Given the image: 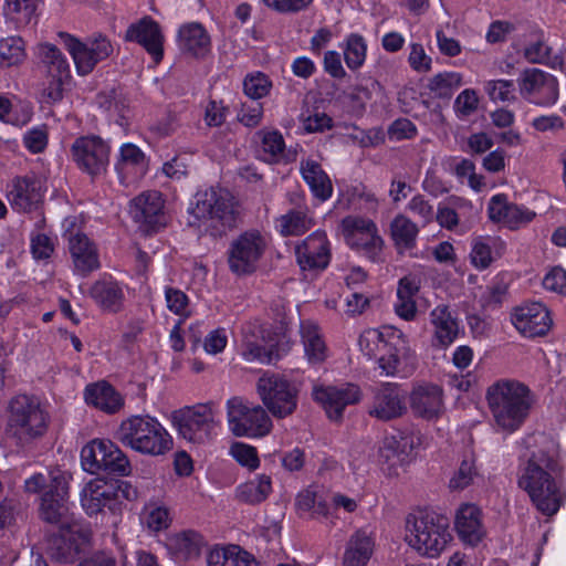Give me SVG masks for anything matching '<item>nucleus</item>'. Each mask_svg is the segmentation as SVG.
I'll use <instances>...</instances> for the list:
<instances>
[{
    "instance_id": "obj_1",
    "label": "nucleus",
    "mask_w": 566,
    "mask_h": 566,
    "mask_svg": "<svg viewBox=\"0 0 566 566\" xmlns=\"http://www.w3.org/2000/svg\"><path fill=\"white\" fill-rule=\"evenodd\" d=\"M562 473L559 446L552 439L545 440L521 471L520 488L544 515H555L566 500Z\"/></svg>"
},
{
    "instance_id": "obj_2",
    "label": "nucleus",
    "mask_w": 566,
    "mask_h": 566,
    "mask_svg": "<svg viewBox=\"0 0 566 566\" xmlns=\"http://www.w3.org/2000/svg\"><path fill=\"white\" fill-rule=\"evenodd\" d=\"M403 333L394 326L365 329L358 338L360 353L375 360L380 375L407 377L416 368L415 357L405 348Z\"/></svg>"
},
{
    "instance_id": "obj_3",
    "label": "nucleus",
    "mask_w": 566,
    "mask_h": 566,
    "mask_svg": "<svg viewBox=\"0 0 566 566\" xmlns=\"http://www.w3.org/2000/svg\"><path fill=\"white\" fill-rule=\"evenodd\" d=\"M187 212V224L200 235L212 238L232 229L240 214L233 196L228 190L213 187L197 191Z\"/></svg>"
},
{
    "instance_id": "obj_4",
    "label": "nucleus",
    "mask_w": 566,
    "mask_h": 566,
    "mask_svg": "<svg viewBox=\"0 0 566 566\" xmlns=\"http://www.w3.org/2000/svg\"><path fill=\"white\" fill-rule=\"evenodd\" d=\"M488 407L497 431L512 433L528 418L535 402L531 389L515 379H499L485 392Z\"/></svg>"
},
{
    "instance_id": "obj_5",
    "label": "nucleus",
    "mask_w": 566,
    "mask_h": 566,
    "mask_svg": "<svg viewBox=\"0 0 566 566\" xmlns=\"http://www.w3.org/2000/svg\"><path fill=\"white\" fill-rule=\"evenodd\" d=\"M452 539L448 520L434 512L418 509L405 518L403 542L422 558H439Z\"/></svg>"
},
{
    "instance_id": "obj_6",
    "label": "nucleus",
    "mask_w": 566,
    "mask_h": 566,
    "mask_svg": "<svg viewBox=\"0 0 566 566\" xmlns=\"http://www.w3.org/2000/svg\"><path fill=\"white\" fill-rule=\"evenodd\" d=\"M49 424L50 415L38 397L18 394L8 401L4 431L17 444L24 446L43 437Z\"/></svg>"
},
{
    "instance_id": "obj_7",
    "label": "nucleus",
    "mask_w": 566,
    "mask_h": 566,
    "mask_svg": "<svg viewBox=\"0 0 566 566\" xmlns=\"http://www.w3.org/2000/svg\"><path fill=\"white\" fill-rule=\"evenodd\" d=\"M117 439L127 448L144 455L159 457L174 447V439L161 422L151 416H132L124 419Z\"/></svg>"
},
{
    "instance_id": "obj_8",
    "label": "nucleus",
    "mask_w": 566,
    "mask_h": 566,
    "mask_svg": "<svg viewBox=\"0 0 566 566\" xmlns=\"http://www.w3.org/2000/svg\"><path fill=\"white\" fill-rule=\"evenodd\" d=\"M171 424L178 434L195 444H205L218 436L221 428L213 403H198L171 413Z\"/></svg>"
},
{
    "instance_id": "obj_9",
    "label": "nucleus",
    "mask_w": 566,
    "mask_h": 566,
    "mask_svg": "<svg viewBox=\"0 0 566 566\" xmlns=\"http://www.w3.org/2000/svg\"><path fill=\"white\" fill-rule=\"evenodd\" d=\"M93 545V532L88 523L72 518L63 523L50 541L48 553L59 564H75Z\"/></svg>"
},
{
    "instance_id": "obj_10",
    "label": "nucleus",
    "mask_w": 566,
    "mask_h": 566,
    "mask_svg": "<svg viewBox=\"0 0 566 566\" xmlns=\"http://www.w3.org/2000/svg\"><path fill=\"white\" fill-rule=\"evenodd\" d=\"M226 411L229 431L235 437L263 438L272 430L273 423L266 410L243 397L229 398Z\"/></svg>"
},
{
    "instance_id": "obj_11",
    "label": "nucleus",
    "mask_w": 566,
    "mask_h": 566,
    "mask_svg": "<svg viewBox=\"0 0 566 566\" xmlns=\"http://www.w3.org/2000/svg\"><path fill=\"white\" fill-rule=\"evenodd\" d=\"M300 390V381L273 373H264L256 382L261 401L276 418L289 417L295 411Z\"/></svg>"
},
{
    "instance_id": "obj_12",
    "label": "nucleus",
    "mask_w": 566,
    "mask_h": 566,
    "mask_svg": "<svg viewBox=\"0 0 566 566\" xmlns=\"http://www.w3.org/2000/svg\"><path fill=\"white\" fill-rule=\"evenodd\" d=\"M63 237L67 241L72 259L73 272L80 276H87L101 268L99 254L96 244L82 231V219L76 216L63 220Z\"/></svg>"
},
{
    "instance_id": "obj_13",
    "label": "nucleus",
    "mask_w": 566,
    "mask_h": 566,
    "mask_svg": "<svg viewBox=\"0 0 566 566\" xmlns=\"http://www.w3.org/2000/svg\"><path fill=\"white\" fill-rule=\"evenodd\" d=\"M59 36L72 57L78 76L91 74L95 66L106 60L114 50L111 41L101 34L88 38L86 41L66 32H60Z\"/></svg>"
},
{
    "instance_id": "obj_14",
    "label": "nucleus",
    "mask_w": 566,
    "mask_h": 566,
    "mask_svg": "<svg viewBox=\"0 0 566 566\" xmlns=\"http://www.w3.org/2000/svg\"><path fill=\"white\" fill-rule=\"evenodd\" d=\"M421 444V436L416 431H399L386 436L378 448L377 461L389 476L399 474L416 455Z\"/></svg>"
},
{
    "instance_id": "obj_15",
    "label": "nucleus",
    "mask_w": 566,
    "mask_h": 566,
    "mask_svg": "<svg viewBox=\"0 0 566 566\" xmlns=\"http://www.w3.org/2000/svg\"><path fill=\"white\" fill-rule=\"evenodd\" d=\"M269 240L258 230H249L232 240L228 250V264L231 272L245 275L255 271Z\"/></svg>"
},
{
    "instance_id": "obj_16",
    "label": "nucleus",
    "mask_w": 566,
    "mask_h": 566,
    "mask_svg": "<svg viewBox=\"0 0 566 566\" xmlns=\"http://www.w3.org/2000/svg\"><path fill=\"white\" fill-rule=\"evenodd\" d=\"M517 85L521 96L533 105L552 107L558 101L557 78L543 70L536 67L524 70L517 78Z\"/></svg>"
},
{
    "instance_id": "obj_17",
    "label": "nucleus",
    "mask_w": 566,
    "mask_h": 566,
    "mask_svg": "<svg viewBox=\"0 0 566 566\" xmlns=\"http://www.w3.org/2000/svg\"><path fill=\"white\" fill-rule=\"evenodd\" d=\"M71 156L80 170L98 176L109 164L111 146L99 136H81L72 144Z\"/></svg>"
},
{
    "instance_id": "obj_18",
    "label": "nucleus",
    "mask_w": 566,
    "mask_h": 566,
    "mask_svg": "<svg viewBox=\"0 0 566 566\" xmlns=\"http://www.w3.org/2000/svg\"><path fill=\"white\" fill-rule=\"evenodd\" d=\"M340 228L346 243L353 250L364 253L369 259L378 256L384 241L370 219L349 216L343 219Z\"/></svg>"
},
{
    "instance_id": "obj_19",
    "label": "nucleus",
    "mask_w": 566,
    "mask_h": 566,
    "mask_svg": "<svg viewBox=\"0 0 566 566\" xmlns=\"http://www.w3.org/2000/svg\"><path fill=\"white\" fill-rule=\"evenodd\" d=\"M71 475L66 472L52 471L51 486L41 497L40 515L48 523L60 524L70 522L69 517V482Z\"/></svg>"
},
{
    "instance_id": "obj_20",
    "label": "nucleus",
    "mask_w": 566,
    "mask_h": 566,
    "mask_svg": "<svg viewBox=\"0 0 566 566\" xmlns=\"http://www.w3.org/2000/svg\"><path fill=\"white\" fill-rule=\"evenodd\" d=\"M296 262L303 272L319 273L332 259V245L324 230L308 234L295 247Z\"/></svg>"
},
{
    "instance_id": "obj_21",
    "label": "nucleus",
    "mask_w": 566,
    "mask_h": 566,
    "mask_svg": "<svg viewBox=\"0 0 566 566\" xmlns=\"http://www.w3.org/2000/svg\"><path fill=\"white\" fill-rule=\"evenodd\" d=\"M312 396L331 420L338 421L348 405L357 403L361 399V391L353 384L340 387L315 385Z\"/></svg>"
},
{
    "instance_id": "obj_22",
    "label": "nucleus",
    "mask_w": 566,
    "mask_h": 566,
    "mask_svg": "<svg viewBox=\"0 0 566 566\" xmlns=\"http://www.w3.org/2000/svg\"><path fill=\"white\" fill-rule=\"evenodd\" d=\"M113 482L95 478L90 480L80 493V501L83 510L90 516L103 512L107 507L113 520L112 525L116 527L120 522L119 507H115Z\"/></svg>"
},
{
    "instance_id": "obj_23",
    "label": "nucleus",
    "mask_w": 566,
    "mask_h": 566,
    "mask_svg": "<svg viewBox=\"0 0 566 566\" xmlns=\"http://www.w3.org/2000/svg\"><path fill=\"white\" fill-rule=\"evenodd\" d=\"M511 322L521 335L528 338L546 335L553 325L549 311L541 302L515 307L511 313Z\"/></svg>"
},
{
    "instance_id": "obj_24",
    "label": "nucleus",
    "mask_w": 566,
    "mask_h": 566,
    "mask_svg": "<svg viewBox=\"0 0 566 566\" xmlns=\"http://www.w3.org/2000/svg\"><path fill=\"white\" fill-rule=\"evenodd\" d=\"M405 391L396 382H384L374 390L369 415L382 421L401 417L407 408Z\"/></svg>"
},
{
    "instance_id": "obj_25",
    "label": "nucleus",
    "mask_w": 566,
    "mask_h": 566,
    "mask_svg": "<svg viewBox=\"0 0 566 566\" xmlns=\"http://www.w3.org/2000/svg\"><path fill=\"white\" fill-rule=\"evenodd\" d=\"M488 216L493 222L515 230L528 224L536 213L524 206L510 202L506 195L497 193L488 203Z\"/></svg>"
},
{
    "instance_id": "obj_26",
    "label": "nucleus",
    "mask_w": 566,
    "mask_h": 566,
    "mask_svg": "<svg viewBox=\"0 0 566 566\" xmlns=\"http://www.w3.org/2000/svg\"><path fill=\"white\" fill-rule=\"evenodd\" d=\"M429 323L432 331V346L447 349L460 334V323L455 314L446 304H438L429 313Z\"/></svg>"
},
{
    "instance_id": "obj_27",
    "label": "nucleus",
    "mask_w": 566,
    "mask_h": 566,
    "mask_svg": "<svg viewBox=\"0 0 566 566\" xmlns=\"http://www.w3.org/2000/svg\"><path fill=\"white\" fill-rule=\"evenodd\" d=\"M239 354L248 363L271 364L277 358L274 340L260 327L243 331Z\"/></svg>"
},
{
    "instance_id": "obj_28",
    "label": "nucleus",
    "mask_w": 566,
    "mask_h": 566,
    "mask_svg": "<svg viewBox=\"0 0 566 566\" xmlns=\"http://www.w3.org/2000/svg\"><path fill=\"white\" fill-rule=\"evenodd\" d=\"M409 403L416 416L427 420L438 418L443 411L442 389L433 384H417L410 391Z\"/></svg>"
},
{
    "instance_id": "obj_29",
    "label": "nucleus",
    "mask_w": 566,
    "mask_h": 566,
    "mask_svg": "<svg viewBox=\"0 0 566 566\" xmlns=\"http://www.w3.org/2000/svg\"><path fill=\"white\" fill-rule=\"evenodd\" d=\"M41 182L33 177H15L7 186V199L18 211H30L42 200Z\"/></svg>"
},
{
    "instance_id": "obj_30",
    "label": "nucleus",
    "mask_w": 566,
    "mask_h": 566,
    "mask_svg": "<svg viewBox=\"0 0 566 566\" xmlns=\"http://www.w3.org/2000/svg\"><path fill=\"white\" fill-rule=\"evenodd\" d=\"M125 39L135 41L143 45L145 50L158 63L163 59V34L159 25L150 18H143L136 23L129 25L126 31Z\"/></svg>"
},
{
    "instance_id": "obj_31",
    "label": "nucleus",
    "mask_w": 566,
    "mask_h": 566,
    "mask_svg": "<svg viewBox=\"0 0 566 566\" xmlns=\"http://www.w3.org/2000/svg\"><path fill=\"white\" fill-rule=\"evenodd\" d=\"M455 530L462 542L470 545L479 544L485 536L482 524V512L472 503L460 505L455 514Z\"/></svg>"
},
{
    "instance_id": "obj_32",
    "label": "nucleus",
    "mask_w": 566,
    "mask_h": 566,
    "mask_svg": "<svg viewBox=\"0 0 566 566\" xmlns=\"http://www.w3.org/2000/svg\"><path fill=\"white\" fill-rule=\"evenodd\" d=\"M88 294L104 312L118 313L124 307L125 293L123 286L111 277L95 281L90 287Z\"/></svg>"
},
{
    "instance_id": "obj_33",
    "label": "nucleus",
    "mask_w": 566,
    "mask_h": 566,
    "mask_svg": "<svg viewBox=\"0 0 566 566\" xmlns=\"http://www.w3.org/2000/svg\"><path fill=\"white\" fill-rule=\"evenodd\" d=\"M300 335L306 361L313 366L323 364L329 355V349L319 326L312 321H302Z\"/></svg>"
},
{
    "instance_id": "obj_34",
    "label": "nucleus",
    "mask_w": 566,
    "mask_h": 566,
    "mask_svg": "<svg viewBox=\"0 0 566 566\" xmlns=\"http://www.w3.org/2000/svg\"><path fill=\"white\" fill-rule=\"evenodd\" d=\"M164 210V199L156 190L146 191L132 200L130 213L133 218L148 227H156L160 223L159 218Z\"/></svg>"
},
{
    "instance_id": "obj_35",
    "label": "nucleus",
    "mask_w": 566,
    "mask_h": 566,
    "mask_svg": "<svg viewBox=\"0 0 566 566\" xmlns=\"http://www.w3.org/2000/svg\"><path fill=\"white\" fill-rule=\"evenodd\" d=\"M300 172L312 195L319 201L328 200L333 195V184L321 164L313 158H304L300 163Z\"/></svg>"
},
{
    "instance_id": "obj_36",
    "label": "nucleus",
    "mask_w": 566,
    "mask_h": 566,
    "mask_svg": "<svg viewBox=\"0 0 566 566\" xmlns=\"http://www.w3.org/2000/svg\"><path fill=\"white\" fill-rule=\"evenodd\" d=\"M375 551V537L367 530L356 531L347 541L343 566H367Z\"/></svg>"
},
{
    "instance_id": "obj_37",
    "label": "nucleus",
    "mask_w": 566,
    "mask_h": 566,
    "mask_svg": "<svg viewBox=\"0 0 566 566\" xmlns=\"http://www.w3.org/2000/svg\"><path fill=\"white\" fill-rule=\"evenodd\" d=\"M84 400L87 405L106 413H115L124 405L120 394L105 381L87 385L84 390Z\"/></svg>"
},
{
    "instance_id": "obj_38",
    "label": "nucleus",
    "mask_w": 566,
    "mask_h": 566,
    "mask_svg": "<svg viewBox=\"0 0 566 566\" xmlns=\"http://www.w3.org/2000/svg\"><path fill=\"white\" fill-rule=\"evenodd\" d=\"M419 291L420 281L416 276H405L399 281L394 304L398 317L406 322H411L417 317L416 296Z\"/></svg>"
},
{
    "instance_id": "obj_39",
    "label": "nucleus",
    "mask_w": 566,
    "mask_h": 566,
    "mask_svg": "<svg viewBox=\"0 0 566 566\" xmlns=\"http://www.w3.org/2000/svg\"><path fill=\"white\" fill-rule=\"evenodd\" d=\"M178 35L181 50L193 56H205L211 49L210 36L199 23L182 25Z\"/></svg>"
},
{
    "instance_id": "obj_40",
    "label": "nucleus",
    "mask_w": 566,
    "mask_h": 566,
    "mask_svg": "<svg viewBox=\"0 0 566 566\" xmlns=\"http://www.w3.org/2000/svg\"><path fill=\"white\" fill-rule=\"evenodd\" d=\"M203 544L202 537L195 531H182L167 537L166 546L177 559L197 557Z\"/></svg>"
},
{
    "instance_id": "obj_41",
    "label": "nucleus",
    "mask_w": 566,
    "mask_h": 566,
    "mask_svg": "<svg viewBox=\"0 0 566 566\" xmlns=\"http://www.w3.org/2000/svg\"><path fill=\"white\" fill-rule=\"evenodd\" d=\"M208 566H259L255 558L237 545L214 547L207 555Z\"/></svg>"
},
{
    "instance_id": "obj_42",
    "label": "nucleus",
    "mask_w": 566,
    "mask_h": 566,
    "mask_svg": "<svg viewBox=\"0 0 566 566\" xmlns=\"http://www.w3.org/2000/svg\"><path fill=\"white\" fill-rule=\"evenodd\" d=\"M272 492V479L261 473L239 484L235 489V496L247 504H259L268 499Z\"/></svg>"
},
{
    "instance_id": "obj_43",
    "label": "nucleus",
    "mask_w": 566,
    "mask_h": 566,
    "mask_svg": "<svg viewBox=\"0 0 566 566\" xmlns=\"http://www.w3.org/2000/svg\"><path fill=\"white\" fill-rule=\"evenodd\" d=\"M419 228L405 214H397L390 223L391 239L400 253L416 247Z\"/></svg>"
},
{
    "instance_id": "obj_44",
    "label": "nucleus",
    "mask_w": 566,
    "mask_h": 566,
    "mask_svg": "<svg viewBox=\"0 0 566 566\" xmlns=\"http://www.w3.org/2000/svg\"><path fill=\"white\" fill-rule=\"evenodd\" d=\"M315 222L305 210H290L274 221L276 231L283 237H297L307 232Z\"/></svg>"
},
{
    "instance_id": "obj_45",
    "label": "nucleus",
    "mask_w": 566,
    "mask_h": 566,
    "mask_svg": "<svg viewBox=\"0 0 566 566\" xmlns=\"http://www.w3.org/2000/svg\"><path fill=\"white\" fill-rule=\"evenodd\" d=\"M73 81L71 71L44 72L40 84L41 98L46 103H57L63 99L65 90Z\"/></svg>"
},
{
    "instance_id": "obj_46",
    "label": "nucleus",
    "mask_w": 566,
    "mask_h": 566,
    "mask_svg": "<svg viewBox=\"0 0 566 566\" xmlns=\"http://www.w3.org/2000/svg\"><path fill=\"white\" fill-rule=\"evenodd\" d=\"M38 7L39 0H6L3 12L15 29H21L35 19Z\"/></svg>"
},
{
    "instance_id": "obj_47",
    "label": "nucleus",
    "mask_w": 566,
    "mask_h": 566,
    "mask_svg": "<svg viewBox=\"0 0 566 566\" xmlns=\"http://www.w3.org/2000/svg\"><path fill=\"white\" fill-rule=\"evenodd\" d=\"M464 84L463 75L455 71H444L434 74L428 81L429 93L437 98L449 99Z\"/></svg>"
},
{
    "instance_id": "obj_48",
    "label": "nucleus",
    "mask_w": 566,
    "mask_h": 566,
    "mask_svg": "<svg viewBox=\"0 0 566 566\" xmlns=\"http://www.w3.org/2000/svg\"><path fill=\"white\" fill-rule=\"evenodd\" d=\"M147 160L145 154L136 145L127 143L119 149V158L116 169L120 174L133 172L136 176H144L147 171Z\"/></svg>"
},
{
    "instance_id": "obj_49",
    "label": "nucleus",
    "mask_w": 566,
    "mask_h": 566,
    "mask_svg": "<svg viewBox=\"0 0 566 566\" xmlns=\"http://www.w3.org/2000/svg\"><path fill=\"white\" fill-rule=\"evenodd\" d=\"M109 443L111 440L93 439L82 448L81 465L84 471L92 474L102 472Z\"/></svg>"
},
{
    "instance_id": "obj_50",
    "label": "nucleus",
    "mask_w": 566,
    "mask_h": 566,
    "mask_svg": "<svg viewBox=\"0 0 566 566\" xmlns=\"http://www.w3.org/2000/svg\"><path fill=\"white\" fill-rule=\"evenodd\" d=\"M295 505L301 515L312 518L323 520L329 514L328 505L313 489L301 491L296 496Z\"/></svg>"
},
{
    "instance_id": "obj_51",
    "label": "nucleus",
    "mask_w": 566,
    "mask_h": 566,
    "mask_svg": "<svg viewBox=\"0 0 566 566\" xmlns=\"http://www.w3.org/2000/svg\"><path fill=\"white\" fill-rule=\"evenodd\" d=\"M27 59L25 42L22 38L11 35L0 39V67L21 65Z\"/></svg>"
},
{
    "instance_id": "obj_52",
    "label": "nucleus",
    "mask_w": 566,
    "mask_h": 566,
    "mask_svg": "<svg viewBox=\"0 0 566 566\" xmlns=\"http://www.w3.org/2000/svg\"><path fill=\"white\" fill-rule=\"evenodd\" d=\"M347 67L352 71L359 70L367 57L366 40L358 33H350L342 45Z\"/></svg>"
},
{
    "instance_id": "obj_53",
    "label": "nucleus",
    "mask_w": 566,
    "mask_h": 566,
    "mask_svg": "<svg viewBox=\"0 0 566 566\" xmlns=\"http://www.w3.org/2000/svg\"><path fill=\"white\" fill-rule=\"evenodd\" d=\"M36 55L44 72L71 71L70 63L61 50L51 43H40L36 46Z\"/></svg>"
},
{
    "instance_id": "obj_54",
    "label": "nucleus",
    "mask_w": 566,
    "mask_h": 566,
    "mask_svg": "<svg viewBox=\"0 0 566 566\" xmlns=\"http://www.w3.org/2000/svg\"><path fill=\"white\" fill-rule=\"evenodd\" d=\"M479 476L474 458L465 457L450 478L449 488L452 491H462L473 484Z\"/></svg>"
},
{
    "instance_id": "obj_55",
    "label": "nucleus",
    "mask_w": 566,
    "mask_h": 566,
    "mask_svg": "<svg viewBox=\"0 0 566 566\" xmlns=\"http://www.w3.org/2000/svg\"><path fill=\"white\" fill-rule=\"evenodd\" d=\"M143 522L151 532H160L171 524V515L168 507L151 503L145 506Z\"/></svg>"
},
{
    "instance_id": "obj_56",
    "label": "nucleus",
    "mask_w": 566,
    "mask_h": 566,
    "mask_svg": "<svg viewBox=\"0 0 566 566\" xmlns=\"http://www.w3.org/2000/svg\"><path fill=\"white\" fill-rule=\"evenodd\" d=\"M164 294L169 312L179 316L182 322L191 315L190 300L184 291L174 286H165Z\"/></svg>"
},
{
    "instance_id": "obj_57",
    "label": "nucleus",
    "mask_w": 566,
    "mask_h": 566,
    "mask_svg": "<svg viewBox=\"0 0 566 566\" xmlns=\"http://www.w3.org/2000/svg\"><path fill=\"white\" fill-rule=\"evenodd\" d=\"M32 118V109L28 105L20 108V114L13 108L11 99L0 93V120L15 126H24Z\"/></svg>"
},
{
    "instance_id": "obj_58",
    "label": "nucleus",
    "mask_w": 566,
    "mask_h": 566,
    "mask_svg": "<svg viewBox=\"0 0 566 566\" xmlns=\"http://www.w3.org/2000/svg\"><path fill=\"white\" fill-rule=\"evenodd\" d=\"M105 454L104 472L114 473L118 475H128L130 473V463L125 453L111 441Z\"/></svg>"
},
{
    "instance_id": "obj_59",
    "label": "nucleus",
    "mask_w": 566,
    "mask_h": 566,
    "mask_svg": "<svg viewBox=\"0 0 566 566\" xmlns=\"http://www.w3.org/2000/svg\"><path fill=\"white\" fill-rule=\"evenodd\" d=\"M243 88L247 96L252 99H261L269 95L272 88V82L261 72L248 74L243 82Z\"/></svg>"
},
{
    "instance_id": "obj_60",
    "label": "nucleus",
    "mask_w": 566,
    "mask_h": 566,
    "mask_svg": "<svg viewBox=\"0 0 566 566\" xmlns=\"http://www.w3.org/2000/svg\"><path fill=\"white\" fill-rule=\"evenodd\" d=\"M229 454L241 465L250 471H254L260 467V459L255 447L244 443L234 442L230 446Z\"/></svg>"
},
{
    "instance_id": "obj_61",
    "label": "nucleus",
    "mask_w": 566,
    "mask_h": 566,
    "mask_svg": "<svg viewBox=\"0 0 566 566\" xmlns=\"http://www.w3.org/2000/svg\"><path fill=\"white\" fill-rule=\"evenodd\" d=\"M259 134L261 136V148L265 160H276L285 148L282 134L279 130H262Z\"/></svg>"
},
{
    "instance_id": "obj_62",
    "label": "nucleus",
    "mask_w": 566,
    "mask_h": 566,
    "mask_svg": "<svg viewBox=\"0 0 566 566\" xmlns=\"http://www.w3.org/2000/svg\"><path fill=\"white\" fill-rule=\"evenodd\" d=\"M530 125L536 133L556 135L564 130L565 120L560 115L549 113L535 116Z\"/></svg>"
},
{
    "instance_id": "obj_63",
    "label": "nucleus",
    "mask_w": 566,
    "mask_h": 566,
    "mask_svg": "<svg viewBox=\"0 0 566 566\" xmlns=\"http://www.w3.org/2000/svg\"><path fill=\"white\" fill-rule=\"evenodd\" d=\"M484 88L493 102H512L515 99V87L512 81L491 80L485 83Z\"/></svg>"
},
{
    "instance_id": "obj_64",
    "label": "nucleus",
    "mask_w": 566,
    "mask_h": 566,
    "mask_svg": "<svg viewBox=\"0 0 566 566\" xmlns=\"http://www.w3.org/2000/svg\"><path fill=\"white\" fill-rule=\"evenodd\" d=\"M300 120L306 133H319L331 129L333 119L319 111H306L301 114Z\"/></svg>"
}]
</instances>
